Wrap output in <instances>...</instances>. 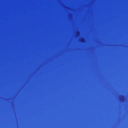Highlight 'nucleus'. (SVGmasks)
I'll use <instances>...</instances> for the list:
<instances>
[{
    "label": "nucleus",
    "instance_id": "1",
    "mask_svg": "<svg viewBox=\"0 0 128 128\" xmlns=\"http://www.w3.org/2000/svg\"><path fill=\"white\" fill-rule=\"evenodd\" d=\"M122 96V97H124V96Z\"/></svg>",
    "mask_w": 128,
    "mask_h": 128
}]
</instances>
